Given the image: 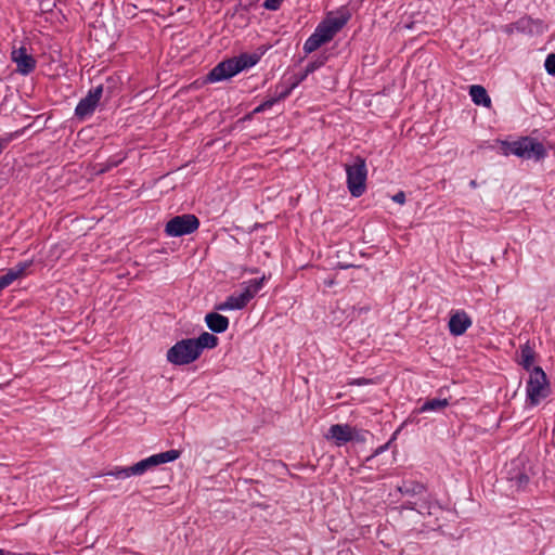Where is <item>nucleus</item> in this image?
<instances>
[{"label":"nucleus","mask_w":555,"mask_h":555,"mask_svg":"<svg viewBox=\"0 0 555 555\" xmlns=\"http://www.w3.org/2000/svg\"><path fill=\"white\" fill-rule=\"evenodd\" d=\"M193 341H195L198 347V353L201 354L205 348H215L218 345V337L208 332H204L197 338H193Z\"/></svg>","instance_id":"18"},{"label":"nucleus","mask_w":555,"mask_h":555,"mask_svg":"<svg viewBox=\"0 0 555 555\" xmlns=\"http://www.w3.org/2000/svg\"><path fill=\"white\" fill-rule=\"evenodd\" d=\"M205 322L208 328L215 333H223L229 327V319L217 312L207 313Z\"/></svg>","instance_id":"13"},{"label":"nucleus","mask_w":555,"mask_h":555,"mask_svg":"<svg viewBox=\"0 0 555 555\" xmlns=\"http://www.w3.org/2000/svg\"><path fill=\"white\" fill-rule=\"evenodd\" d=\"M397 490L402 495H420L425 492V486L414 480H404L400 486L397 487Z\"/></svg>","instance_id":"17"},{"label":"nucleus","mask_w":555,"mask_h":555,"mask_svg":"<svg viewBox=\"0 0 555 555\" xmlns=\"http://www.w3.org/2000/svg\"><path fill=\"white\" fill-rule=\"evenodd\" d=\"M309 74H306V70H304L300 75H295L294 80L291 83V86L286 87L285 89H289V93L301 82L304 81Z\"/></svg>","instance_id":"31"},{"label":"nucleus","mask_w":555,"mask_h":555,"mask_svg":"<svg viewBox=\"0 0 555 555\" xmlns=\"http://www.w3.org/2000/svg\"><path fill=\"white\" fill-rule=\"evenodd\" d=\"M324 39H322L317 33H313L305 42L304 51L306 53H312L318 50L322 44H324Z\"/></svg>","instance_id":"24"},{"label":"nucleus","mask_w":555,"mask_h":555,"mask_svg":"<svg viewBox=\"0 0 555 555\" xmlns=\"http://www.w3.org/2000/svg\"><path fill=\"white\" fill-rule=\"evenodd\" d=\"M322 39H324V42L331 41L336 34L326 25L325 22L321 23L317 29L314 30Z\"/></svg>","instance_id":"26"},{"label":"nucleus","mask_w":555,"mask_h":555,"mask_svg":"<svg viewBox=\"0 0 555 555\" xmlns=\"http://www.w3.org/2000/svg\"><path fill=\"white\" fill-rule=\"evenodd\" d=\"M449 405V401L447 399H438L434 398L430 400H427L420 409L421 412H428V411H441L446 406Z\"/></svg>","instance_id":"23"},{"label":"nucleus","mask_w":555,"mask_h":555,"mask_svg":"<svg viewBox=\"0 0 555 555\" xmlns=\"http://www.w3.org/2000/svg\"><path fill=\"white\" fill-rule=\"evenodd\" d=\"M108 476H113L117 479H126L130 476H132V473H130V467H124V468H115L113 470H109L106 473Z\"/></svg>","instance_id":"27"},{"label":"nucleus","mask_w":555,"mask_h":555,"mask_svg":"<svg viewBox=\"0 0 555 555\" xmlns=\"http://www.w3.org/2000/svg\"><path fill=\"white\" fill-rule=\"evenodd\" d=\"M535 360V351L533 348L529 345V343L524 344L520 346V350L518 353V363L526 370L531 371L533 367V363Z\"/></svg>","instance_id":"15"},{"label":"nucleus","mask_w":555,"mask_h":555,"mask_svg":"<svg viewBox=\"0 0 555 555\" xmlns=\"http://www.w3.org/2000/svg\"><path fill=\"white\" fill-rule=\"evenodd\" d=\"M240 73V66L236 59H229L215 66L207 76L210 82L221 81L233 77Z\"/></svg>","instance_id":"9"},{"label":"nucleus","mask_w":555,"mask_h":555,"mask_svg":"<svg viewBox=\"0 0 555 555\" xmlns=\"http://www.w3.org/2000/svg\"><path fill=\"white\" fill-rule=\"evenodd\" d=\"M433 508H436V505L429 501H423L421 504H417L416 503V511L420 513V514H428V515H431L434 514L433 513Z\"/></svg>","instance_id":"28"},{"label":"nucleus","mask_w":555,"mask_h":555,"mask_svg":"<svg viewBox=\"0 0 555 555\" xmlns=\"http://www.w3.org/2000/svg\"><path fill=\"white\" fill-rule=\"evenodd\" d=\"M324 64V61L323 60H319V61H313V62H310L305 70H306V74H311L313 73L315 69H318L319 67H321L322 65Z\"/></svg>","instance_id":"33"},{"label":"nucleus","mask_w":555,"mask_h":555,"mask_svg":"<svg viewBox=\"0 0 555 555\" xmlns=\"http://www.w3.org/2000/svg\"><path fill=\"white\" fill-rule=\"evenodd\" d=\"M477 183L475 180L470 181V186L476 188Z\"/></svg>","instance_id":"38"},{"label":"nucleus","mask_w":555,"mask_h":555,"mask_svg":"<svg viewBox=\"0 0 555 555\" xmlns=\"http://www.w3.org/2000/svg\"><path fill=\"white\" fill-rule=\"evenodd\" d=\"M240 66V72L247 69L256 65L260 61V54L258 53H243L235 57Z\"/></svg>","instance_id":"20"},{"label":"nucleus","mask_w":555,"mask_h":555,"mask_svg":"<svg viewBox=\"0 0 555 555\" xmlns=\"http://www.w3.org/2000/svg\"><path fill=\"white\" fill-rule=\"evenodd\" d=\"M470 325L472 319L463 310L455 311L450 317L449 331L453 336L463 335Z\"/></svg>","instance_id":"11"},{"label":"nucleus","mask_w":555,"mask_h":555,"mask_svg":"<svg viewBox=\"0 0 555 555\" xmlns=\"http://www.w3.org/2000/svg\"><path fill=\"white\" fill-rule=\"evenodd\" d=\"M324 22L334 31V34H337L346 25L347 17H345V16L328 17Z\"/></svg>","instance_id":"25"},{"label":"nucleus","mask_w":555,"mask_h":555,"mask_svg":"<svg viewBox=\"0 0 555 555\" xmlns=\"http://www.w3.org/2000/svg\"><path fill=\"white\" fill-rule=\"evenodd\" d=\"M264 278L250 280L244 287L242 294L247 296V299L250 301L256 294L261 289L263 285Z\"/></svg>","instance_id":"22"},{"label":"nucleus","mask_w":555,"mask_h":555,"mask_svg":"<svg viewBox=\"0 0 555 555\" xmlns=\"http://www.w3.org/2000/svg\"><path fill=\"white\" fill-rule=\"evenodd\" d=\"M30 262H21L14 268H11L5 274L0 276V291L8 287L15 280L23 276L26 270L30 267Z\"/></svg>","instance_id":"12"},{"label":"nucleus","mask_w":555,"mask_h":555,"mask_svg":"<svg viewBox=\"0 0 555 555\" xmlns=\"http://www.w3.org/2000/svg\"><path fill=\"white\" fill-rule=\"evenodd\" d=\"M199 227V220L196 216L184 214L171 218L165 227V232L168 236L178 237L191 234Z\"/></svg>","instance_id":"5"},{"label":"nucleus","mask_w":555,"mask_h":555,"mask_svg":"<svg viewBox=\"0 0 555 555\" xmlns=\"http://www.w3.org/2000/svg\"><path fill=\"white\" fill-rule=\"evenodd\" d=\"M469 95L472 96L473 102L476 105H482L485 107H490L491 99L487 93V90L479 85H473L469 88Z\"/></svg>","instance_id":"16"},{"label":"nucleus","mask_w":555,"mask_h":555,"mask_svg":"<svg viewBox=\"0 0 555 555\" xmlns=\"http://www.w3.org/2000/svg\"><path fill=\"white\" fill-rule=\"evenodd\" d=\"M356 429L348 424L332 425L325 435L326 439L334 440L340 447L354 439Z\"/></svg>","instance_id":"10"},{"label":"nucleus","mask_w":555,"mask_h":555,"mask_svg":"<svg viewBox=\"0 0 555 555\" xmlns=\"http://www.w3.org/2000/svg\"><path fill=\"white\" fill-rule=\"evenodd\" d=\"M167 361L175 365H185L199 358L198 347L193 338L182 339L176 343L167 351Z\"/></svg>","instance_id":"4"},{"label":"nucleus","mask_w":555,"mask_h":555,"mask_svg":"<svg viewBox=\"0 0 555 555\" xmlns=\"http://www.w3.org/2000/svg\"><path fill=\"white\" fill-rule=\"evenodd\" d=\"M505 153L514 154L526 159L534 158L537 160L543 158L546 155L544 145L541 142L528 137L507 143Z\"/></svg>","instance_id":"3"},{"label":"nucleus","mask_w":555,"mask_h":555,"mask_svg":"<svg viewBox=\"0 0 555 555\" xmlns=\"http://www.w3.org/2000/svg\"><path fill=\"white\" fill-rule=\"evenodd\" d=\"M369 380L365 379V378H360V379H354L353 382H351L350 384H356V385H365L367 384Z\"/></svg>","instance_id":"36"},{"label":"nucleus","mask_w":555,"mask_h":555,"mask_svg":"<svg viewBox=\"0 0 555 555\" xmlns=\"http://www.w3.org/2000/svg\"><path fill=\"white\" fill-rule=\"evenodd\" d=\"M347 175V188L354 197L361 196L366 189L367 169L365 159L361 156L354 157L352 164L345 165Z\"/></svg>","instance_id":"1"},{"label":"nucleus","mask_w":555,"mask_h":555,"mask_svg":"<svg viewBox=\"0 0 555 555\" xmlns=\"http://www.w3.org/2000/svg\"><path fill=\"white\" fill-rule=\"evenodd\" d=\"M117 165H118V162H115V163L111 164L109 166H107V167H105V168L100 169V172H101V173H102V172H105V171H106V170H108L111 167H115V166H117Z\"/></svg>","instance_id":"37"},{"label":"nucleus","mask_w":555,"mask_h":555,"mask_svg":"<svg viewBox=\"0 0 555 555\" xmlns=\"http://www.w3.org/2000/svg\"><path fill=\"white\" fill-rule=\"evenodd\" d=\"M179 456L180 451L173 449L158 454H154L130 466V473H132V475H142L147 469L158 466L160 464L173 462L177 459H179Z\"/></svg>","instance_id":"6"},{"label":"nucleus","mask_w":555,"mask_h":555,"mask_svg":"<svg viewBox=\"0 0 555 555\" xmlns=\"http://www.w3.org/2000/svg\"><path fill=\"white\" fill-rule=\"evenodd\" d=\"M284 0H264L263 8L267 10H278Z\"/></svg>","instance_id":"32"},{"label":"nucleus","mask_w":555,"mask_h":555,"mask_svg":"<svg viewBox=\"0 0 555 555\" xmlns=\"http://www.w3.org/2000/svg\"><path fill=\"white\" fill-rule=\"evenodd\" d=\"M264 278L250 280L244 287L242 294L247 296V299L250 301L256 294L261 289L263 285Z\"/></svg>","instance_id":"21"},{"label":"nucleus","mask_w":555,"mask_h":555,"mask_svg":"<svg viewBox=\"0 0 555 555\" xmlns=\"http://www.w3.org/2000/svg\"><path fill=\"white\" fill-rule=\"evenodd\" d=\"M0 555H4V551L0 548Z\"/></svg>","instance_id":"39"},{"label":"nucleus","mask_w":555,"mask_h":555,"mask_svg":"<svg viewBox=\"0 0 555 555\" xmlns=\"http://www.w3.org/2000/svg\"><path fill=\"white\" fill-rule=\"evenodd\" d=\"M11 60L16 64V72L23 76H27L36 69L37 61L28 53L26 47H13L11 51Z\"/></svg>","instance_id":"7"},{"label":"nucleus","mask_w":555,"mask_h":555,"mask_svg":"<svg viewBox=\"0 0 555 555\" xmlns=\"http://www.w3.org/2000/svg\"><path fill=\"white\" fill-rule=\"evenodd\" d=\"M544 66L550 75L555 76V53L547 55Z\"/></svg>","instance_id":"30"},{"label":"nucleus","mask_w":555,"mask_h":555,"mask_svg":"<svg viewBox=\"0 0 555 555\" xmlns=\"http://www.w3.org/2000/svg\"><path fill=\"white\" fill-rule=\"evenodd\" d=\"M402 508L415 509L416 511V503L406 502L405 504L402 505Z\"/></svg>","instance_id":"35"},{"label":"nucleus","mask_w":555,"mask_h":555,"mask_svg":"<svg viewBox=\"0 0 555 555\" xmlns=\"http://www.w3.org/2000/svg\"><path fill=\"white\" fill-rule=\"evenodd\" d=\"M249 300L247 299V296H244L242 293H240L238 295L229 296L227 300L219 304L216 309L221 311L238 310L245 308Z\"/></svg>","instance_id":"14"},{"label":"nucleus","mask_w":555,"mask_h":555,"mask_svg":"<svg viewBox=\"0 0 555 555\" xmlns=\"http://www.w3.org/2000/svg\"><path fill=\"white\" fill-rule=\"evenodd\" d=\"M392 201L400 205H403L405 203V193L403 191H399L392 196Z\"/></svg>","instance_id":"34"},{"label":"nucleus","mask_w":555,"mask_h":555,"mask_svg":"<svg viewBox=\"0 0 555 555\" xmlns=\"http://www.w3.org/2000/svg\"><path fill=\"white\" fill-rule=\"evenodd\" d=\"M103 93V86H96L95 88L91 89L88 94L79 101L75 108V115L79 119H85L86 117L90 116L95 107L98 106Z\"/></svg>","instance_id":"8"},{"label":"nucleus","mask_w":555,"mask_h":555,"mask_svg":"<svg viewBox=\"0 0 555 555\" xmlns=\"http://www.w3.org/2000/svg\"><path fill=\"white\" fill-rule=\"evenodd\" d=\"M288 95H289V89H283L275 96L270 98V99L266 100L264 102H262L260 105H258L254 109V114L262 113V112L271 108L276 102L284 100Z\"/></svg>","instance_id":"19"},{"label":"nucleus","mask_w":555,"mask_h":555,"mask_svg":"<svg viewBox=\"0 0 555 555\" xmlns=\"http://www.w3.org/2000/svg\"><path fill=\"white\" fill-rule=\"evenodd\" d=\"M509 479L512 481H515V483H516V486L518 488L525 487L528 483V481H529L528 475L522 474V473L521 474H517V475H511Z\"/></svg>","instance_id":"29"},{"label":"nucleus","mask_w":555,"mask_h":555,"mask_svg":"<svg viewBox=\"0 0 555 555\" xmlns=\"http://www.w3.org/2000/svg\"><path fill=\"white\" fill-rule=\"evenodd\" d=\"M527 400L530 405H538L550 395V384L545 372L540 366L530 371L526 387Z\"/></svg>","instance_id":"2"}]
</instances>
